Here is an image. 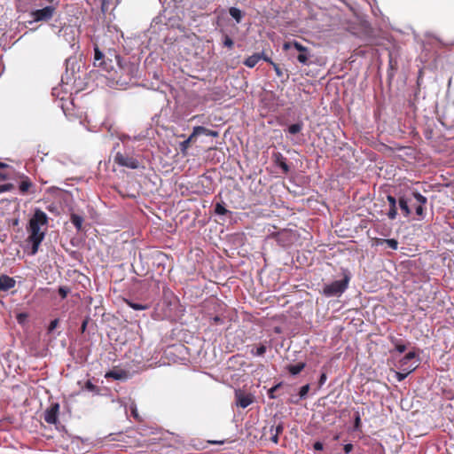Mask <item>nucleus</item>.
I'll return each instance as SVG.
<instances>
[{
    "mask_svg": "<svg viewBox=\"0 0 454 454\" xmlns=\"http://www.w3.org/2000/svg\"><path fill=\"white\" fill-rule=\"evenodd\" d=\"M123 301L131 309L134 310H145L150 308L148 304H144L140 302H137L129 298H124Z\"/></svg>",
    "mask_w": 454,
    "mask_h": 454,
    "instance_id": "21",
    "label": "nucleus"
},
{
    "mask_svg": "<svg viewBox=\"0 0 454 454\" xmlns=\"http://www.w3.org/2000/svg\"><path fill=\"white\" fill-rule=\"evenodd\" d=\"M419 93V89H417V90L414 93V98H416L418 97V94Z\"/></svg>",
    "mask_w": 454,
    "mask_h": 454,
    "instance_id": "64",
    "label": "nucleus"
},
{
    "mask_svg": "<svg viewBox=\"0 0 454 454\" xmlns=\"http://www.w3.org/2000/svg\"><path fill=\"white\" fill-rule=\"evenodd\" d=\"M131 138H132V144H136V143H139V142H142L144 140H146L147 139V135L145 134L144 132H141L137 135H134V136H131Z\"/></svg>",
    "mask_w": 454,
    "mask_h": 454,
    "instance_id": "38",
    "label": "nucleus"
},
{
    "mask_svg": "<svg viewBox=\"0 0 454 454\" xmlns=\"http://www.w3.org/2000/svg\"><path fill=\"white\" fill-rule=\"evenodd\" d=\"M200 177H203L208 181L212 180V177L210 176H207V174H203Z\"/></svg>",
    "mask_w": 454,
    "mask_h": 454,
    "instance_id": "61",
    "label": "nucleus"
},
{
    "mask_svg": "<svg viewBox=\"0 0 454 454\" xmlns=\"http://www.w3.org/2000/svg\"><path fill=\"white\" fill-rule=\"evenodd\" d=\"M417 356V353L416 351L412 350V351H409L407 354H405V356L400 360V363L402 364V366L408 364L409 361L414 359L415 357Z\"/></svg>",
    "mask_w": 454,
    "mask_h": 454,
    "instance_id": "35",
    "label": "nucleus"
},
{
    "mask_svg": "<svg viewBox=\"0 0 454 454\" xmlns=\"http://www.w3.org/2000/svg\"><path fill=\"white\" fill-rule=\"evenodd\" d=\"M169 20L170 18H167L165 14H160L153 20L151 27L153 29V31H160L163 29V27L168 28V20Z\"/></svg>",
    "mask_w": 454,
    "mask_h": 454,
    "instance_id": "12",
    "label": "nucleus"
},
{
    "mask_svg": "<svg viewBox=\"0 0 454 454\" xmlns=\"http://www.w3.org/2000/svg\"><path fill=\"white\" fill-rule=\"evenodd\" d=\"M231 17L235 20L237 24H239L244 17V12L238 7L231 6L229 8Z\"/></svg>",
    "mask_w": 454,
    "mask_h": 454,
    "instance_id": "24",
    "label": "nucleus"
},
{
    "mask_svg": "<svg viewBox=\"0 0 454 454\" xmlns=\"http://www.w3.org/2000/svg\"><path fill=\"white\" fill-rule=\"evenodd\" d=\"M327 375L325 372H321L319 379H318V388H321L326 382Z\"/></svg>",
    "mask_w": 454,
    "mask_h": 454,
    "instance_id": "44",
    "label": "nucleus"
},
{
    "mask_svg": "<svg viewBox=\"0 0 454 454\" xmlns=\"http://www.w3.org/2000/svg\"><path fill=\"white\" fill-rule=\"evenodd\" d=\"M47 223L48 216L46 213L36 208L27 225L29 235L27 239V243L29 255L37 254L39 247L45 238V232L41 231V226L47 225Z\"/></svg>",
    "mask_w": 454,
    "mask_h": 454,
    "instance_id": "2",
    "label": "nucleus"
},
{
    "mask_svg": "<svg viewBox=\"0 0 454 454\" xmlns=\"http://www.w3.org/2000/svg\"><path fill=\"white\" fill-rule=\"evenodd\" d=\"M271 66L273 67V69L276 72L277 76L278 77H282L283 74H284V72L279 67V66L278 64H276L275 62Z\"/></svg>",
    "mask_w": 454,
    "mask_h": 454,
    "instance_id": "48",
    "label": "nucleus"
},
{
    "mask_svg": "<svg viewBox=\"0 0 454 454\" xmlns=\"http://www.w3.org/2000/svg\"><path fill=\"white\" fill-rule=\"evenodd\" d=\"M409 199L405 195H400L398 197V206L404 217H409L411 214V210L409 206Z\"/></svg>",
    "mask_w": 454,
    "mask_h": 454,
    "instance_id": "15",
    "label": "nucleus"
},
{
    "mask_svg": "<svg viewBox=\"0 0 454 454\" xmlns=\"http://www.w3.org/2000/svg\"><path fill=\"white\" fill-rule=\"evenodd\" d=\"M52 95H53V96L59 97V91H58V89H57V88H53V89H52Z\"/></svg>",
    "mask_w": 454,
    "mask_h": 454,
    "instance_id": "59",
    "label": "nucleus"
},
{
    "mask_svg": "<svg viewBox=\"0 0 454 454\" xmlns=\"http://www.w3.org/2000/svg\"><path fill=\"white\" fill-rule=\"evenodd\" d=\"M310 389L309 384H305L302 387H300L299 393H298V399H306L309 394V391Z\"/></svg>",
    "mask_w": 454,
    "mask_h": 454,
    "instance_id": "34",
    "label": "nucleus"
},
{
    "mask_svg": "<svg viewBox=\"0 0 454 454\" xmlns=\"http://www.w3.org/2000/svg\"><path fill=\"white\" fill-rule=\"evenodd\" d=\"M341 278L332 281L327 284H324L321 294L327 297H340L348 289V284L351 280L352 274L347 268H341L340 270Z\"/></svg>",
    "mask_w": 454,
    "mask_h": 454,
    "instance_id": "4",
    "label": "nucleus"
},
{
    "mask_svg": "<svg viewBox=\"0 0 454 454\" xmlns=\"http://www.w3.org/2000/svg\"><path fill=\"white\" fill-rule=\"evenodd\" d=\"M59 423H58L57 425H55V426H56V428H57L58 430H59V431H60V430H64V429H65V427H64V426H62V425H59Z\"/></svg>",
    "mask_w": 454,
    "mask_h": 454,
    "instance_id": "62",
    "label": "nucleus"
},
{
    "mask_svg": "<svg viewBox=\"0 0 454 454\" xmlns=\"http://www.w3.org/2000/svg\"><path fill=\"white\" fill-rule=\"evenodd\" d=\"M118 139L121 143L122 146L132 144L131 136L126 133H121L118 135Z\"/></svg>",
    "mask_w": 454,
    "mask_h": 454,
    "instance_id": "36",
    "label": "nucleus"
},
{
    "mask_svg": "<svg viewBox=\"0 0 454 454\" xmlns=\"http://www.w3.org/2000/svg\"><path fill=\"white\" fill-rule=\"evenodd\" d=\"M267 351V346L264 343H260L256 348H252L251 354L254 356H262Z\"/></svg>",
    "mask_w": 454,
    "mask_h": 454,
    "instance_id": "31",
    "label": "nucleus"
},
{
    "mask_svg": "<svg viewBox=\"0 0 454 454\" xmlns=\"http://www.w3.org/2000/svg\"><path fill=\"white\" fill-rule=\"evenodd\" d=\"M94 56L93 65L94 67H100L106 73H111L115 70V66L118 67L121 73L127 74L130 77L137 75V67L133 63L128 62L126 59L121 58L115 50L109 49L106 53L101 51L98 44H94Z\"/></svg>",
    "mask_w": 454,
    "mask_h": 454,
    "instance_id": "1",
    "label": "nucleus"
},
{
    "mask_svg": "<svg viewBox=\"0 0 454 454\" xmlns=\"http://www.w3.org/2000/svg\"><path fill=\"white\" fill-rule=\"evenodd\" d=\"M283 385V382L280 381L277 384H275L274 386H272L269 390H268V396L270 399H276L278 396L277 395L275 394V392Z\"/></svg>",
    "mask_w": 454,
    "mask_h": 454,
    "instance_id": "37",
    "label": "nucleus"
},
{
    "mask_svg": "<svg viewBox=\"0 0 454 454\" xmlns=\"http://www.w3.org/2000/svg\"><path fill=\"white\" fill-rule=\"evenodd\" d=\"M313 449L315 450H323L324 449V443L320 441H316L314 443H313Z\"/></svg>",
    "mask_w": 454,
    "mask_h": 454,
    "instance_id": "49",
    "label": "nucleus"
},
{
    "mask_svg": "<svg viewBox=\"0 0 454 454\" xmlns=\"http://www.w3.org/2000/svg\"><path fill=\"white\" fill-rule=\"evenodd\" d=\"M212 320L216 325L223 324V319L220 316H215L214 317H212Z\"/></svg>",
    "mask_w": 454,
    "mask_h": 454,
    "instance_id": "52",
    "label": "nucleus"
},
{
    "mask_svg": "<svg viewBox=\"0 0 454 454\" xmlns=\"http://www.w3.org/2000/svg\"><path fill=\"white\" fill-rule=\"evenodd\" d=\"M55 8L53 6L48 5L34 11L32 15L35 21H46L52 17Z\"/></svg>",
    "mask_w": 454,
    "mask_h": 454,
    "instance_id": "9",
    "label": "nucleus"
},
{
    "mask_svg": "<svg viewBox=\"0 0 454 454\" xmlns=\"http://www.w3.org/2000/svg\"><path fill=\"white\" fill-rule=\"evenodd\" d=\"M195 137H192V134L189 136V137L183 141L181 143V150L184 151L187 148V146L189 145V144L192 142V140Z\"/></svg>",
    "mask_w": 454,
    "mask_h": 454,
    "instance_id": "47",
    "label": "nucleus"
},
{
    "mask_svg": "<svg viewBox=\"0 0 454 454\" xmlns=\"http://www.w3.org/2000/svg\"><path fill=\"white\" fill-rule=\"evenodd\" d=\"M414 370H415V367H413L411 370H410L407 373H403V372H397L395 373V378H396L397 381H399V382L403 381L407 377V375L410 372H413Z\"/></svg>",
    "mask_w": 454,
    "mask_h": 454,
    "instance_id": "46",
    "label": "nucleus"
},
{
    "mask_svg": "<svg viewBox=\"0 0 454 454\" xmlns=\"http://www.w3.org/2000/svg\"><path fill=\"white\" fill-rule=\"evenodd\" d=\"M33 186V183L29 177L23 176L22 181L19 184V189L21 194H25Z\"/></svg>",
    "mask_w": 454,
    "mask_h": 454,
    "instance_id": "26",
    "label": "nucleus"
},
{
    "mask_svg": "<svg viewBox=\"0 0 454 454\" xmlns=\"http://www.w3.org/2000/svg\"><path fill=\"white\" fill-rule=\"evenodd\" d=\"M235 405L245 409L252 404L254 401V396L250 393H245L240 389H236L234 392Z\"/></svg>",
    "mask_w": 454,
    "mask_h": 454,
    "instance_id": "7",
    "label": "nucleus"
},
{
    "mask_svg": "<svg viewBox=\"0 0 454 454\" xmlns=\"http://www.w3.org/2000/svg\"><path fill=\"white\" fill-rule=\"evenodd\" d=\"M389 341L394 347V350H395L399 354L403 353L407 348L406 344L402 339H399L395 336H389Z\"/></svg>",
    "mask_w": 454,
    "mask_h": 454,
    "instance_id": "17",
    "label": "nucleus"
},
{
    "mask_svg": "<svg viewBox=\"0 0 454 454\" xmlns=\"http://www.w3.org/2000/svg\"><path fill=\"white\" fill-rule=\"evenodd\" d=\"M14 189V184L11 183L0 184V194L4 192H10Z\"/></svg>",
    "mask_w": 454,
    "mask_h": 454,
    "instance_id": "40",
    "label": "nucleus"
},
{
    "mask_svg": "<svg viewBox=\"0 0 454 454\" xmlns=\"http://www.w3.org/2000/svg\"><path fill=\"white\" fill-rule=\"evenodd\" d=\"M354 425H353V431H359L361 429V416L364 413L363 410L360 408H354Z\"/></svg>",
    "mask_w": 454,
    "mask_h": 454,
    "instance_id": "23",
    "label": "nucleus"
},
{
    "mask_svg": "<svg viewBox=\"0 0 454 454\" xmlns=\"http://www.w3.org/2000/svg\"><path fill=\"white\" fill-rule=\"evenodd\" d=\"M71 223L74 224L75 229L79 231L82 230V223H83V217L82 215H79L77 214H72L70 217Z\"/></svg>",
    "mask_w": 454,
    "mask_h": 454,
    "instance_id": "28",
    "label": "nucleus"
},
{
    "mask_svg": "<svg viewBox=\"0 0 454 454\" xmlns=\"http://www.w3.org/2000/svg\"><path fill=\"white\" fill-rule=\"evenodd\" d=\"M270 434H271V437H270L271 442L276 444L278 443L279 434H277L274 433H270Z\"/></svg>",
    "mask_w": 454,
    "mask_h": 454,
    "instance_id": "54",
    "label": "nucleus"
},
{
    "mask_svg": "<svg viewBox=\"0 0 454 454\" xmlns=\"http://www.w3.org/2000/svg\"><path fill=\"white\" fill-rule=\"evenodd\" d=\"M262 59H263L264 61L270 63V65H272L274 63L272 61V59L270 57H268L267 55H265L264 53H263V57L262 58Z\"/></svg>",
    "mask_w": 454,
    "mask_h": 454,
    "instance_id": "56",
    "label": "nucleus"
},
{
    "mask_svg": "<svg viewBox=\"0 0 454 454\" xmlns=\"http://www.w3.org/2000/svg\"><path fill=\"white\" fill-rule=\"evenodd\" d=\"M306 367V363L299 362L295 364H288L286 366V370L292 375H298Z\"/></svg>",
    "mask_w": 454,
    "mask_h": 454,
    "instance_id": "19",
    "label": "nucleus"
},
{
    "mask_svg": "<svg viewBox=\"0 0 454 454\" xmlns=\"http://www.w3.org/2000/svg\"><path fill=\"white\" fill-rule=\"evenodd\" d=\"M8 178V176L4 173L0 172V181H4Z\"/></svg>",
    "mask_w": 454,
    "mask_h": 454,
    "instance_id": "58",
    "label": "nucleus"
},
{
    "mask_svg": "<svg viewBox=\"0 0 454 454\" xmlns=\"http://www.w3.org/2000/svg\"><path fill=\"white\" fill-rule=\"evenodd\" d=\"M386 243V239H379V238H376L374 239V243L373 245L375 246H382L383 244Z\"/></svg>",
    "mask_w": 454,
    "mask_h": 454,
    "instance_id": "53",
    "label": "nucleus"
},
{
    "mask_svg": "<svg viewBox=\"0 0 454 454\" xmlns=\"http://www.w3.org/2000/svg\"><path fill=\"white\" fill-rule=\"evenodd\" d=\"M79 65L75 57H70L66 59V72L65 75L61 78V82L68 84L72 81L80 79V76H76V71L79 70Z\"/></svg>",
    "mask_w": 454,
    "mask_h": 454,
    "instance_id": "6",
    "label": "nucleus"
},
{
    "mask_svg": "<svg viewBox=\"0 0 454 454\" xmlns=\"http://www.w3.org/2000/svg\"><path fill=\"white\" fill-rule=\"evenodd\" d=\"M16 281L13 278L5 274H0V291H8L14 287Z\"/></svg>",
    "mask_w": 454,
    "mask_h": 454,
    "instance_id": "14",
    "label": "nucleus"
},
{
    "mask_svg": "<svg viewBox=\"0 0 454 454\" xmlns=\"http://www.w3.org/2000/svg\"><path fill=\"white\" fill-rule=\"evenodd\" d=\"M59 403H51V405L44 411V420L48 424L57 425L59 423Z\"/></svg>",
    "mask_w": 454,
    "mask_h": 454,
    "instance_id": "8",
    "label": "nucleus"
},
{
    "mask_svg": "<svg viewBox=\"0 0 454 454\" xmlns=\"http://www.w3.org/2000/svg\"><path fill=\"white\" fill-rule=\"evenodd\" d=\"M387 200L389 205V209L387 213V215L390 220H395L398 215V213H397L398 199H396L395 196H393L391 194H387Z\"/></svg>",
    "mask_w": 454,
    "mask_h": 454,
    "instance_id": "11",
    "label": "nucleus"
},
{
    "mask_svg": "<svg viewBox=\"0 0 454 454\" xmlns=\"http://www.w3.org/2000/svg\"><path fill=\"white\" fill-rule=\"evenodd\" d=\"M416 215L419 216V220H422L425 218L426 214L423 207V205H419L415 207Z\"/></svg>",
    "mask_w": 454,
    "mask_h": 454,
    "instance_id": "43",
    "label": "nucleus"
},
{
    "mask_svg": "<svg viewBox=\"0 0 454 454\" xmlns=\"http://www.w3.org/2000/svg\"><path fill=\"white\" fill-rule=\"evenodd\" d=\"M121 154H127L128 156H137L135 152L134 144H129L122 146V151H121Z\"/></svg>",
    "mask_w": 454,
    "mask_h": 454,
    "instance_id": "32",
    "label": "nucleus"
},
{
    "mask_svg": "<svg viewBox=\"0 0 454 454\" xmlns=\"http://www.w3.org/2000/svg\"><path fill=\"white\" fill-rule=\"evenodd\" d=\"M214 211L215 214L217 215H225L227 214H231V212L225 207L223 201L216 202L215 205Z\"/></svg>",
    "mask_w": 454,
    "mask_h": 454,
    "instance_id": "29",
    "label": "nucleus"
},
{
    "mask_svg": "<svg viewBox=\"0 0 454 454\" xmlns=\"http://www.w3.org/2000/svg\"><path fill=\"white\" fill-rule=\"evenodd\" d=\"M385 244L393 250H396L398 248V241L395 239H386Z\"/></svg>",
    "mask_w": 454,
    "mask_h": 454,
    "instance_id": "42",
    "label": "nucleus"
},
{
    "mask_svg": "<svg viewBox=\"0 0 454 454\" xmlns=\"http://www.w3.org/2000/svg\"><path fill=\"white\" fill-rule=\"evenodd\" d=\"M412 197L419 202V205H425L427 203V198L421 194L418 191H412L411 192Z\"/></svg>",
    "mask_w": 454,
    "mask_h": 454,
    "instance_id": "33",
    "label": "nucleus"
},
{
    "mask_svg": "<svg viewBox=\"0 0 454 454\" xmlns=\"http://www.w3.org/2000/svg\"><path fill=\"white\" fill-rule=\"evenodd\" d=\"M59 323V318H55V319L51 320L47 328L48 333H51L58 327Z\"/></svg>",
    "mask_w": 454,
    "mask_h": 454,
    "instance_id": "39",
    "label": "nucleus"
},
{
    "mask_svg": "<svg viewBox=\"0 0 454 454\" xmlns=\"http://www.w3.org/2000/svg\"><path fill=\"white\" fill-rule=\"evenodd\" d=\"M131 413L133 415L134 418L137 419L138 418V413H137V410L136 407L132 408L131 410Z\"/></svg>",
    "mask_w": 454,
    "mask_h": 454,
    "instance_id": "57",
    "label": "nucleus"
},
{
    "mask_svg": "<svg viewBox=\"0 0 454 454\" xmlns=\"http://www.w3.org/2000/svg\"><path fill=\"white\" fill-rule=\"evenodd\" d=\"M69 291H70L69 288H67L66 286H59L58 289V293L62 299L67 298Z\"/></svg>",
    "mask_w": 454,
    "mask_h": 454,
    "instance_id": "45",
    "label": "nucleus"
},
{
    "mask_svg": "<svg viewBox=\"0 0 454 454\" xmlns=\"http://www.w3.org/2000/svg\"><path fill=\"white\" fill-rule=\"evenodd\" d=\"M343 450H344L345 454H349L353 450V444L352 443L344 444Z\"/></svg>",
    "mask_w": 454,
    "mask_h": 454,
    "instance_id": "50",
    "label": "nucleus"
},
{
    "mask_svg": "<svg viewBox=\"0 0 454 454\" xmlns=\"http://www.w3.org/2000/svg\"><path fill=\"white\" fill-rule=\"evenodd\" d=\"M301 399H298V395H294L290 397L289 403L294 404H298Z\"/></svg>",
    "mask_w": 454,
    "mask_h": 454,
    "instance_id": "51",
    "label": "nucleus"
},
{
    "mask_svg": "<svg viewBox=\"0 0 454 454\" xmlns=\"http://www.w3.org/2000/svg\"><path fill=\"white\" fill-rule=\"evenodd\" d=\"M82 391H87L91 393L93 395H100L101 390L99 387L96 386L92 383L90 380L85 381L83 387H82Z\"/></svg>",
    "mask_w": 454,
    "mask_h": 454,
    "instance_id": "20",
    "label": "nucleus"
},
{
    "mask_svg": "<svg viewBox=\"0 0 454 454\" xmlns=\"http://www.w3.org/2000/svg\"><path fill=\"white\" fill-rule=\"evenodd\" d=\"M212 443H214V444H223L224 441H215V442H212Z\"/></svg>",
    "mask_w": 454,
    "mask_h": 454,
    "instance_id": "63",
    "label": "nucleus"
},
{
    "mask_svg": "<svg viewBox=\"0 0 454 454\" xmlns=\"http://www.w3.org/2000/svg\"><path fill=\"white\" fill-rule=\"evenodd\" d=\"M303 129V122L302 121H299L295 123H293L287 127L286 129H285V132L289 133L290 135H296L301 131Z\"/></svg>",
    "mask_w": 454,
    "mask_h": 454,
    "instance_id": "27",
    "label": "nucleus"
},
{
    "mask_svg": "<svg viewBox=\"0 0 454 454\" xmlns=\"http://www.w3.org/2000/svg\"><path fill=\"white\" fill-rule=\"evenodd\" d=\"M87 325H88V319H84L82 323V325H81V331L82 333H84L86 331V328H87Z\"/></svg>",
    "mask_w": 454,
    "mask_h": 454,
    "instance_id": "55",
    "label": "nucleus"
},
{
    "mask_svg": "<svg viewBox=\"0 0 454 454\" xmlns=\"http://www.w3.org/2000/svg\"><path fill=\"white\" fill-rule=\"evenodd\" d=\"M272 160L276 167L282 170L283 174H288L290 172V167L287 164L286 158L279 152L272 154Z\"/></svg>",
    "mask_w": 454,
    "mask_h": 454,
    "instance_id": "10",
    "label": "nucleus"
},
{
    "mask_svg": "<svg viewBox=\"0 0 454 454\" xmlns=\"http://www.w3.org/2000/svg\"><path fill=\"white\" fill-rule=\"evenodd\" d=\"M262 57L263 52H256L247 58L243 63L246 67L253 68L257 65V63L262 59Z\"/></svg>",
    "mask_w": 454,
    "mask_h": 454,
    "instance_id": "18",
    "label": "nucleus"
},
{
    "mask_svg": "<svg viewBox=\"0 0 454 454\" xmlns=\"http://www.w3.org/2000/svg\"><path fill=\"white\" fill-rule=\"evenodd\" d=\"M283 50L287 52L289 60L301 66L309 67L316 64L317 59L312 48L305 46L302 43L294 39L285 42Z\"/></svg>",
    "mask_w": 454,
    "mask_h": 454,
    "instance_id": "3",
    "label": "nucleus"
},
{
    "mask_svg": "<svg viewBox=\"0 0 454 454\" xmlns=\"http://www.w3.org/2000/svg\"><path fill=\"white\" fill-rule=\"evenodd\" d=\"M207 136L216 137L219 136L218 131L208 129L203 126H195L192 129V137Z\"/></svg>",
    "mask_w": 454,
    "mask_h": 454,
    "instance_id": "13",
    "label": "nucleus"
},
{
    "mask_svg": "<svg viewBox=\"0 0 454 454\" xmlns=\"http://www.w3.org/2000/svg\"><path fill=\"white\" fill-rule=\"evenodd\" d=\"M9 168V165L7 163L0 161V168Z\"/></svg>",
    "mask_w": 454,
    "mask_h": 454,
    "instance_id": "60",
    "label": "nucleus"
},
{
    "mask_svg": "<svg viewBox=\"0 0 454 454\" xmlns=\"http://www.w3.org/2000/svg\"><path fill=\"white\" fill-rule=\"evenodd\" d=\"M395 72H396V67L394 66L393 59L390 57L389 58V62H388V68H387V80H388L389 83L394 79V77L395 75Z\"/></svg>",
    "mask_w": 454,
    "mask_h": 454,
    "instance_id": "30",
    "label": "nucleus"
},
{
    "mask_svg": "<svg viewBox=\"0 0 454 454\" xmlns=\"http://www.w3.org/2000/svg\"><path fill=\"white\" fill-rule=\"evenodd\" d=\"M219 33L222 35L223 46L228 49H232L234 46L233 39L225 32L223 28H220Z\"/></svg>",
    "mask_w": 454,
    "mask_h": 454,
    "instance_id": "22",
    "label": "nucleus"
},
{
    "mask_svg": "<svg viewBox=\"0 0 454 454\" xmlns=\"http://www.w3.org/2000/svg\"><path fill=\"white\" fill-rule=\"evenodd\" d=\"M105 377L115 380H125L128 379V372L124 370H110L106 373Z\"/></svg>",
    "mask_w": 454,
    "mask_h": 454,
    "instance_id": "16",
    "label": "nucleus"
},
{
    "mask_svg": "<svg viewBox=\"0 0 454 454\" xmlns=\"http://www.w3.org/2000/svg\"><path fill=\"white\" fill-rule=\"evenodd\" d=\"M114 161L119 167H123L129 169H137L140 168L138 156H128L127 154H121V151H118L115 153Z\"/></svg>",
    "mask_w": 454,
    "mask_h": 454,
    "instance_id": "5",
    "label": "nucleus"
},
{
    "mask_svg": "<svg viewBox=\"0 0 454 454\" xmlns=\"http://www.w3.org/2000/svg\"><path fill=\"white\" fill-rule=\"evenodd\" d=\"M284 429L285 423L281 419L277 421V419L274 418V423L270 427V433H274L280 435Z\"/></svg>",
    "mask_w": 454,
    "mask_h": 454,
    "instance_id": "25",
    "label": "nucleus"
},
{
    "mask_svg": "<svg viewBox=\"0 0 454 454\" xmlns=\"http://www.w3.org/2000/svg\"><path fill=\"white\" fill-rule=\"evenodd\" d=\"M28 315L25 312L17 314L16 319L20 325H24L27 322Z\"/></svg>",
    "mask_w": 454,
    "mask_h": 454,
    "instance_id": "41",
    "label": "nucleus"
}]
</instances>
